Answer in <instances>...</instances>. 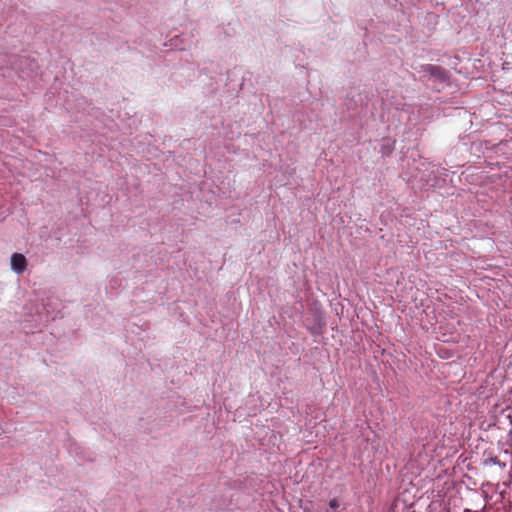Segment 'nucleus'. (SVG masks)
<instances>
[{"mask_svg": "<svg viewBox=\"0 0 512 512\" xmlns=\"http://www.w3.org/2000/svg\"><path fill=\"white\" fill-rule=\"evenodd\" d=\"M27 267V260L23 254L14 253L11 256V268L17 274H22Z\"/></svg>", "mask_w": 512, "mask_h": 512, "instance_id": "f257e3e1", "label": "nucleus"}, {"mask_svg": "<svg viewBox=\"0 0 512 512\" xmlns=\"http://www.w3.org/2000/svg\"><path fill=\"white\" fill-rule=\"evenodd\" d=\"M425 71L429 72L432 75H436L439 74L442 71V69L435 65H427L425 67Z\"/></svg>", "mask_w": 512, "mask_h": 512, "instance_id": "f03ea898", "label": "nucleus"}, {"mask_svg": "<svg viewBox=\"0 0 512 512\" xmlns=\"http://www.w3.org/2000/svg\"><path fill=\"white\" fill-rule=\"evenodd\" d=\"M329 507L333 510H336L340 507V503L336 498H334L329 501Z\"/></svg>", "mask_w": 512, "mask_h": 512, "instance_id": "7ed1b4c3", "label": "nucleus"}, {"mask_svg": "<svg viewBox=\"0 0 512 512\" xmlns=\"http://www.w3.org/2000/svg\"><path fill=\"white\" fill-rule=\"evenodd\" d=\"M304 512H313V511L306 507V508H304Z\"/></svg>", "mask_w": 512, "mask_h": 512, "instance_id": "20e7f679", "label": "nucleus"}]
</instances>
